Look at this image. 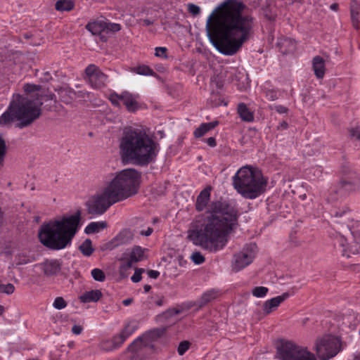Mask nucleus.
I'll list each match as a JSON object with an SVG mask.
<instances>
[{
	"label": "nucleus",
	"mask_w": 360,
	"mask_h": 360,
	"mask_svg": "<svg viewBox=\"0 0 360 360\" xmlns=\"http://www.w3.org/2000/svg\"><path fill=\"white\" fill-rule=\"evenodd\" d=\"M246 5L236 0H226L209 15L206 22L207 37L221 54L233 56L252 33L254 18L245 13Z\"/></svg>",
	"instance_id": "f257e3e1"
},
{
	"label": "nucleus",
	"mask_w": 360,
	"mask_h": 360,
	"mask_svg": "<svg viewBox=\"0 0 360 360\" xmlns=\"http://www.w3.org/2000/svg\"><path fill=\"white\" fill-rule=\"evenodd\" d=\"M238 220L237 211L226 201L212 202L205 214L191 224L188 239L194 245L215 252L223 249Z\"/></svg>",
	"instance_id": "f03ea898"
},
{
	"label": "nucleus",
	"mask_w": 360,
	"mask_h": 360,
	"mask_svg": "<svg viewBox=\"0 0 360 360\" xmlns=\"http://www.w3.org/2000/svg\"><path fill=\"white\" fill-rule=\"evenodd\" d=\"M41 86L33 84H25L23 86L27 96L19 94H13V98L6 111L0 117V124L6 125L13 121H16V127L23 129L32 125L41 115V105L43 101H50V105H46L47 110H51L56 102L53 94H39L32 98L29 94L38 92Z\"/></svg>",
	"instance_id": "7ed1b4c3"
},
{
	"label": "nucleus",
	"mask_w": 360,
	"mask_h": 360,
	"mask_svg": "<svg viewBox=\"0 0 360 360\" xmlns=\"http://www.w3.org/2000/svg\"><path fill=\"white\" fill-rule=\"evenodd\" d=\"M120 155L124 163L146 167L155 161L160 144L154 136L143 129H124L119 143Z\"/></svg>",
	"instance_id": "20e7f679"
},
{
	"label": "nucleus",
	"mask_w": 360,
	"mask_h": 360,
	"mask_svg": "<svg viewBox=\"0 0 360 360\" xmlns=\"http://www.w3.org/2000/svg\"><path fill=\"white\" fill-rule=\"evenodd\" d=\"M81 214L78 210L73 214L42 224L38 233L40 243L53 250L65 248L71 244L80 227Z\"/></svg>",
	"instance_id": "39448f33"
},
{
	"label": "nucleus",
	"mask_w": 360,
	"mask_h": 360,
	"mask_svg": "<svg viewBox=\"0 0 360 360\" xmlns=\"http://www.w3.org/2000/svg\"><path fill=\"white\" fill-rule=\"evenodd\" d=\"M233 186L243 198L255 199L265 192L267 181L260 171L245 166L233 176Z\"/></svg>",
	"instance_id": "423d86ee"
},
{
	"label": "nucleus",
	"mask_w": 360,
	"mask_h": 360,
	"mask_svg": "<svg viewBox=\"0 0 360 360\" xmlns=\"http://www.w3.org/2000/svg\"><path fill=\"white\" fill-rule=\"evenodd\" d=\"M141 174L135 169H126L116 174L105 188L117 202L137 193Z\"/></svg>",
	"instance_id": "0eeeda50"
},
{
	"label": "nucleus",
	"mask_w": 360,
	"mask_h": 360,
	"mask_svg": "<svg viewBox=\"0 0 360 360\" xmlns=\"http://www.w3.org/2000/svg\"><path fill=\"white\" fill-rule=\"evenodd\" d=\"M111 193L103 187L101 193L91 196L86 202V211L91 215H101L113 204L117 202Z\"/></svg>",
	"instance_id": "6e6552de"
},
{
	"label": "nucleus",
	"mask_w": 360,
	"mask_h": 360,
	"mask_svg": "<svg viewBox=\"0 0 360 360\" xmlns=\"http://www.w3.org/2000/svg\"><path fill=\"white\" fill-rule=\"evenodd\" d=\"M340 340L331 335H326L317 339L315 343L316 355L320 360H328L338 354L340 350Z\"/></svg>",
	"instance_id": "1a4fd4ad"
},
{
	"label": "nucleus",
	"mask_w": 360,
	"mask_h": 360,
	"mask_svg": "<svg viewBox=\"0 0 360 360\" xmlns=\"http://www.w3.org/2000/svg\"><path fill=\"white\" fill-rule=\"evenodd\" d=\"M257 246L255 243L246 245L233 255L232 269L235 271H240L250 264L255 257Z\"/></svg>",
	"instance_id": "9d476101"
},
{
	"label": "nucleus",
	"mask_w": 360,
	"mask_h": 360,
	"mask_svg": "<svg viewBox=\"0 0 360 360\" xmlns=\"http://www.w3.org/2000/svg\"><path fill=\"white\" fill-rule=\"evenodd\" d=\"M85 79L95 89H101L105 85L108 76L94 64L89 65L85 69Z\"/></svg>",
	"instance_id": "9b49d317"
},
{
	"label": "nucleus",
	"mask_w": 360,
	"mask_h": 360,
	"mask_svg": "<svg viewBox=\"0 0 360 360\" xmlns=\"http://www.w3.org/2000/svg\"><path fill=\"white\" fill-rule=\"evenodd\" d=\"M340 186L345 192L360 191V176L351 169L344 171Z\"/></svg>",
	"instance_id": "f8f14e48"
},
{
	"label": "nucleus",
	"mask_w": 360,
	"mask_h": 360,
	"mask_svg": "<svg viewBox=\"0 0 360 360\" xmlns=\"http://www.w3.org/2000/svg\"><path fill=\"white\" fill-rule=\"evenodd\" d=\"M335 246L339 249L343 257H350L352 255L360 254V240L348 243L345 236H340L336 238Z\"/></svg>",
	"instance_id": "ddd939ff"
},
{
	"label": "nucleus",
	"mask_w": 360,
	"mask_h": 360,
	"mask_svg": "<svg viewBox=\"0 0 360 360\" xmlns=\"http://www.w3.org/2000/svg\"><path fill=\"white\" fill-rule=\"evenodd\" d=\"M300 346L290 341H285L277 348V356L280 360H295Z\"/></svg>",
	"instance_id": "4468645a"
},
{
	"label": "nucleus",
	"mask_w": 360,
	"mask_h": 360,
	"mask_svg": "<svg viewBox=\"0 0 360 360\" xmlns=\"http://www.w3.org/2000/svg\"><path fill=\"white\" fill-rule=\"evenodd\" d=\"M167 331L166 327H160L150 330L142 335L143 338L146 341V344L149 346L150 352L154 350L153 342L160 338L162 337Z\"/></svg>",
	"instance_id": "2eb2a0df"
},
{
	"label": "nucleus",
	"mask_w": 360,
	"mask_h": 360,
	"mask_svg": "<svg viewBox=\"0 0 360 360\" xmlns=\"http://www.w3.org/2000/svg\"><path fill=\"white\" fill-rule=\"evenodd\" d=\"M289 295L288 292H284L281 295L266 300L263 304L264 313L269 314L271 312L276 310L280 304L289 297Z\"/></svg>",
	"instance_id": "dca6fc26"
},
{
	"label": "nucleus",
	"mask_w": 360,
	"mask_h": 360,
	"mask_svg": "<svg viewBox=\"0 0 360 360\" xmlns=\"http://www.w3.org/2000/svg\"><path fill=\"white\" fill-rule=\"evenodd\" d=\"M41 265L45 275L53 276L60 271L62 263L58 259H47Z\"/></svg>",
	"instance_id": "f3484780"
},
{
	"label": "nucleus",
	"mask_w": 360,
	"mask_h": 360,
	"mask_svg": "<svg viewBox=\"0 0 360 360\" xmlns=\"http://www.w3.org/2000/svg\"><path fill=\"white\" fill-rule=\"evenodd\" d=\"M210 188H204L198 195L195 202L197 211L201 212L207 207L210 198Z\"/></svg>",
	"instance_id": "a211bd4d"
},
{
	"label": "nucleus",
	"mask_w": 360,
	"mask_h": 360,
	"mask_svg": "<svg viewBox=\"0 0 360 360\" xmlns=\"http://www.w3.org/2000/svg\"><path fill=\"white\" fill-rule=\"evenodd\" d=\"M120 101L129 112H134L139 108L138 102L132 94L128 92L120 94Z\"/></svg>",
	"instance_id": "6ab92c4d"
},
{
	"label": "nucleus",
	"mask_w": 360,
	"mask_h": 360,
	"mask_svg": "<svg viewBox=\"0 0 360 360\" xmlns=\"http://www.w3.org/2000/svg\"><path fill=\"white\" fill-rule=\"evenodd\" d=\"M350 14L353 27L356 30H359L360 27V4L355 0L351 3Z\"/></svg>",
	"instance_id": "aec40b11"
},
{
	"label": "nucleus",
	"mask_w": 360,
	"mask_h": 360,
	"mask_svg": "<svg viewBox=\"0 0 360 360\" xmlns=\"http://www.w3.org/2000/svg\"><path fill=\"white\" fill-rule=\"evenodd\" d=\"M312 67L316 77L321 79L325 75V60L320 56L314 57L312 60Z\"/></svg>",
	"instance_id": "412c9836"
},
{
	"label": "nucleus",
	"mask_w": 360,
	"mask_h": 360,
	"mask_svg": "<svg viewBox=\"0 0 360 360\" xmlns=\"http://www.w3.org/2000/svg\"><path fill=\"white\" fill-rule=\"evenodd\" d=\"M134 331V329L130 328L129 325L126 326L122 332L114 336L112 340L114 343V348L117 349L122 345V344L129 337Z\"/></svg>",
	"instance_id": "4be33fe9"
},
{
	"label": "nucleus",
	"mask_w": 360,
	"mask_h": 360,
	"mask_svg": "<svg viewBox=\"0 0 360 360\" xmlns=\"http://www.w3.org/2000/svg\"><path fill=\"white\" fill-rule=\"evenodd\" d=\"M127 349L129 352L136 354L142 351H150L149 346H148L146 341H145V339L143 338L142 335L131 343Z\"/></svg>",
	"instance_id": "5701e85b"
},
{
	"label": "nucleus",
	"mask_w": 360,
	"mask_h": 360,
	"mask_svg": "<svg viewBox=\"0 0 360 360\" xmlns=\"http://www.w3.org/2000/svg\"><path fill=\"white\" fill-rule=\"evenodd\" d=\"M277 45L281 52L283 54L293 52L296 47L295 41L289 38L281 39L278 41Z\"/></svg>",
	"instance_id": "b1692460"
},
{
	"label": "nucleus",
	"mask_w": 360,
	"mask_h": 360,
	"mask_svg": "<svg viewBox=\"0 0 360 360\" xmlns=\"http://www.w3.org/2000/svg\"><path fill=\"white\" fill-rule=\"evenodd\" d=\"M102 297V292L99 290H91L85 292L79 296V300L83 303L98 302Z\"/></svg>",
	"instance_id": "393cba45"
},
{
	"label": "nucleus",
	"mask_w": 360,
	"mask_h": 360,
	"mask_svg": "<svg viewBox=\"0 0 360 360\" xmlns=\"http://www.w3.org/2000/svg\"><path fill=\"white\" fill-rule=\"evenodd\" d=\"M133 238V232L129 229H124L114 238V241L117 245H120L131 243Z\"/></svg>",
	"instance_id": "a878e982"
},
{
	"label": "nucleus",
	"mask_w": 360,
	"mask_h": 360,
	"mask_svg": "<svg viewBox=\"0 0 360 360\" xmlns=\"http://www.w3.org/2000/svg\"><path fill=\"white\" fill-rule=\"evenodd\" d=\"M238 114L242 120L248 122H252L254 120L253 112L247 107L244 103H240L238 105Z\"/></svg>",
	"instance_id": "bb28decb"
},
{
	"label": "nucleus",
	"mask_w": 360,
	"mask_h": 360,
	"mask_svg": "<svg viewBox=\"0 0 360 360\" xmlns=\"http://www.w3.org/2000/svg\"><path fill=\"white\" fill-rule=\"evenodd\" d=\"M217 121L202 123L193 132V135L195 138H200L205 135L207 132L214 129L218 125Z\"/></svg>",
	"instance_id": "cd10ccee"
},
{
	"label": "nucleus",
	"mask_w": 360,
	"mask_h": 360,
	"mask_svg": "<svg viewBox=\"0 0 360 360\" xmlns=\"http://www.w3.org/2000/svg\"><path fill=\"white\" fill-rule=\"evenodd\" d=\"M217 297V292L214 290H210L202 294L200 300L197 301L196 304L199 307H202L203 306L208 304L212 300H214Z\"/></svg>",
	"instance_id": "c85d7f7f"
},
{
	"label": "nucleus",
	"mask_w": 360,
	"mask_h": 360,
	"mask_svg": "<svg viewBox=\"0 0 360 360\" xmlns=\"http://www.w3.org/2000/svg\"><path fill=\"white\" fill-rule=\"evenodd\" d=\"M86 28L94 35H100L102 32H105L104 21H95L89 22L86 25Z\"/></svg>",
	"instance_id": "c756f323"
},
{
	"label": "nucleus",
	"mask_w": 360,
	"mask_h": 360,
	"mask_svg": "<svg viewBox=\"0 0 360 360\" xmlns=\"http://www.w3.org/2000/svg\"><path fill=\"white\" fill-rule=\"evenodd\" d=\"M107 227L106 221H94L89 223L85 228L84 232L86 234H92L99 232L101 229Z\"/></svg>",
	"instance_id": "7c9ffc66"
},
{
	"label": "nucleus",
	"mask_w": 360,
	"mask_h": 360,
	"mask_svg": "<svg viewBox=\"0 0 360 360\" xmlns=\"http://www.w3.org/2000/svg\"><path fill=\"white\" fill-rule=\"evenodd\" d=\"M58 94L61 101L65 103H71L75 96V93L68 88H60L58 89Z\"/></svg>",
	"instance_id": "2f4dec72"
},
{
	"label": "nucleus",
	"mask_w": 360,
	"mask_h": 360,
	"mask_svg": "<svg viewBox=\"0 0 360 360\" xmlns=\"http://www.w3.org/2000/svg\"><path fill=\"white\" fill-rule=\"evenodd\" d=\"M146 249H143L140 246H135L131 250L129 257L132 259V261L139 262L142 261L145 258L144 252Z\"/></svg>",
	"instance_id": "473e14b6"
},
{
	"label": "nucleus",
	"mask_w": 360,
	"mask_h": 360,
	"mask_svg": "<svg viewBox=\"0 0 360 360\" xmlns=\"http://www.w3.org/2000/svg\"><path fill=\"white\" fill-rule=\"evenodd\" d=\"M295 360H317L314 354L309 352L307 347H300Z\"/></svg>",
	"instance_id": "72a5a7b5"
},
{
	"label": "nucleus",
	"mask_w": 360,
	"mask_h": 360,
	"mask_svg": "<svg viewBox=\"0 0 360 360\" xmlns=\"http://www.w3.org/2000/svg\"><path fill=\"white\" fill-rule=\"evenodd\" d=\"M58 11H70L74 8V3L71 0H58L55 5Z\"/></svg>",
	"instance_id": "f704fd0d"
},
{
	"label": "nucleus",
	"mask_w": 360,
	"mask_h": 360,
	"mask_svg": "<svg viewBox=\"0 0 360 360\" xmlns=\"http://www.w3.org/2000/svg\"><path fill=\"white\" fill-rule=\"evenodd\" d=\"M79 250L85 256H90L93 252L92 243L90 239H86L79 247Z\"/></svg>",
	"instance_id": "c9c22d12"
},
{
	"label": "nucleus",
	"mask_w": 360,
	"mask_h": 360,
	"mask_svg": "<svg viewBox=\"0 0 360 360\" xmlns=\"http://www.w3.org/2000/svg\"><path fill=\"white\" fill-rule=\"evenodd\" d=\"M134 71L141 75H153L155 74L154 71L147 65H139L134 68Z\"/></svg>",
	"instance_id": "e433bc0d"
},
{
	"label": "nucleus",
	"mask_w": 360,
	"mask_h": 360,
	"mask_svg": "<svg viewBox=\"0 0 360 360\" xmlns=\"http://www.w3.org/2000/svg\"><path fill=\"white\" fill-rule=\"evenodd\" d=\"M269 291V289L266 287L264 286H257L253 288L252 290V293L253 296L256 297H264L266 296Z\"/></svg>",
	"instance_id": "4c0bfd02"
},
{
	"label": "nucleus",
	"mask_w": 360,
	"mask_h": 360,
	"mask_svg": "<svg viewBox=\"0 0 360 360\" xmlns=\"http://www.w3.org/2000/svg\"><path fill=\"white\" fill-rule=\"evenodd\" d=\"M105 32H117L121 30V25L118 23L104 22Z\"/></svg>",
	"instance_id": "58836bf2"
},
{
	"label": "nucleus",
	"mask_w": 360,
	"mask_h": 360,
	"mask_svg": "<svg viewBox=\"0 0 360 360\" xmlns=\"http://www.w3.org/2000/svg\"><path fill=\"white\" fill-rule=\"evenodd\" d=\"M91 276L94 280L97 281H104L105 279V275L104 272L100 269H94L91 271Z\"/></svg>",
	"instance_id": "ea45409f"
},
{
	"label": "nucleus",
	"mask_w": 360,
	"mask_h": 360,
	"mask_svg": "<svg viewBox=\"0 0 360 360\" xmlns=\"http://www.w3.org/2000/svg\"><path fill=\"white\" fill-rule=\"evenodd\" d=\"M15 290V287L12 283L3 284L0 281V293L11 295Z\"/></svg>",
	"instance_id": "a19ab883"
},
{
	"label": "nucleus",
	"mask_w": 360,
	"mask_h": 360,
	"mask_svg": "<svg viewBox=\"0 0 360 360\" xmlns=\"http://www.w3.org/2000/svg\"><path fill=\"white\" fill-rule=\"evenodd\" d=\"M53 306L55 309L60 310L66 307L67 302L63 299V297H57L53 303Z\"/></svg>",
	"instance_id": "79ce46f5"
},
{
	"label": "nucleus",
	"mask_w": 360,
	"mask_h": 360,
	"mask_svg": "<svg viewBox=\"0 0 360 360\" xmlns=\"http://www.w3.org/2000/svg\"><path fill=\"white\" fill-rule=\"evenodd\" d=\"M211 84L214 86L217 89H220L223 87L224 82L218 75H214L211 77Z\"/></svg>",
	"instance_id": "37998d69"
},
{
	"label": "nucleus",
	"mask_w": 360,
	"mask_h": 360,
	"mask_svg": "<svg viewBox=\"0 0 360 360\" xmlns=\"http://www.w3.org/2000/svg\"><path fill=\"white\" fill-rule=\"evenodd\" d=\"M191 258L195 264H201L205 262V257L200 252H194Z\"/></svg>",
	"instance_id": "c03bdc74"
},
{
	"label": "nucleus",
	"mask_w": 360,
	"mask_h": 360,
	"mask_svg": "<svg viewBox=\"0 0 360 360\" xmlns=\"http://www.w3.org/2000/svg\"><path fill=\"white\" fill-rule=\"evenodd\" d=\"M190 342L187 340L182 341L179 343L177 351L179 355H184L186 352L189 349Z\"/></svg>",
	"instance_id": "a18cd8bd"
},
{
	"label": "nucleus",
	"mask_w": 360,
	"mask_h": 360,
	"mask_svg": "<svg viewBox=\"0 0 360 360\" xmlns=\"http://www.w3.org/2000/svg\"><path fill=\"white\" fill-rule=\"evenodd\" d=\"M144 271H145L144 269L136 268L135 269V272H134V275L131 276V280L134 283L139 282L141 280V278H142L141 274Z\"/></svg>",
	"instance_id": "49530a36"
},
{
	"label": "nucleus",
	"mask_w": 360,
	"mask_h": 360,
	"mask_svg": "<svg viewBox=\"0 0 360 360\" xmlns=\"http://www.w3.org/2000/svg\"><path fill=\"white\" fill-rule=\"evenodd\" d=\"M6 152L5 141L0 136V165L3 162Z\"/></svg>",
	"instance_id": "de8ad7c7"
},
{
	"label": "nucleus",
	"mask_w": 360,
	"mask_h": 360,
	"mask_svg": "<svg viewBox=\"0 0 360 360\" xmlns=\"http://www.w3.org/2000/svg\"><path fill=\"white\" fill-rule=\"evenodd\" d=\"M136 263L135 262L132 261V259L129 257L128 258H124L122 259V269L127 270L128 269H130L132 267L133 264Z\"/></svg>",
	"instance_id": "09e8293b"
},
{
	"label": "nucleus",
	"mask_w": 360,
	"mask_h": 360,
	"mask_svg": "<svg viewBox=\"0 0 360 360\" xmlns=\"http://www.w3.org/2000/svg\"><path fill=\"white\" fill-rule=\"evenodd\" d=\"M101 347L103 348V349L106 350V351H111V350L115 349L114 348V343H113L112 339L107 340L102 342Z\"/></svg>",
	"instance_id": "8fccbe9b"
},
{
	"label": "nucleus",
	"mask_w": 360,
	"mask_h": 360,
	"mask_svg": "<svg viewBox=\"0 0 360 360\" xmlns=\"http://www.w3.org/2000/svg\"><path fill=\"white\" fill-rule=\"evenodd\" d=\"M349 131L351 138L360 140V127L351 128Z\"/></svg>",
	"instance_id": "3c124183"
},
{
	"label": "nucleus",
	"mask_w": 360,
	"mask_h": 360,
	"mask_svg": "<svg viewBox=\"0 0 360 360\" xmlns=\"http://www.w3.org/2000/svg\"><path fill=\"white\" fill-rule=\"evenodd\" d=\"M188 11L193 15H197L200 12V8L198 6H196L193 4H189L188 5Z\"/></svg>",
	"instance_id": "603ef678"
},
{
	"label": "nucleus",
	"mask_w": 360,
	"mask_h": 360,
	"mask_svg": "<svg viewBox=\"0 0 360 360\" xmlns=\"http://www.w3.org/2000/svg\"><path fill=\"white\" fill-rule=\"evenodd\" d=\"M110 101H111L112 104L115 106H120L121 104L120 101V95H118L117 94H112L110 96Z\"/></svg>",
	"instance_id": "864d4df0"
},
{
	"label": "nucleus",
	"mask_w": 360,
	"mask_h": 360,
	"mask_svg": "<svg viewBox=\"0 0 360 360\" xmlns=\"http://www.w3.org/2000/svg\"><path fill=\"white\" fill-rule=\"evenodd\" d=\"M266 97L269 101H274L278 98L277 93L272 89H269L265 91Z\"/></svg>",
	"instance_id": "5fc2aeb1"
},
{
	"label": "nucleus",
	"mask_w": 360,
	"mask_h": 360,
	"mask_svg": "<svg viewBox=\"0 0 360 360\" xmlns=\"http://www.w3.org/2000/svg\"><path fill=\"white\" fill-rule=\"evenodd\" d=\"M167 49L165 47H157L155 48V55L158 57L167 58Z\"/></svg>",
	"instance_id": "6e6d98bb"
},
{
	"label": "nucleus",
	"mask_w": 360,
	"mask_h": 360,
	"mask_svg": "<svg viewBox=\"0 0 360 360\" xmlns=\"http://www.w3.org/2000/svg\"><path fill=\"white\" fill-rule=\"evenodd\" d=\"M348 215H349V210L348 209H347V210H344L342 211L336 212L335 214V217L339 218V217H342L345 216V218L349 220V218L348 217Z\"/></svg>",
	"instance_id": "4d7b16f0"
},
{
	"label": "nucleus",
	"mask_w": 360,
	"mask_h": 360,
	"mask_svg": "<svg viewBox=\"0 0 360 360\" xmlns=\"http://www.w3.org/2000/svg\"><path fill=\"white\" fill-rule=\"evenodd\" d=\"M274 109L280 114L286 113L288 111V109L286 107L281 105H275Z\"/></svg>",
	"instance_id": "13d9d810"
},
{
	"label": "nucleus",
	"mask_w": 360,
	"mask_h": 360,
	"mask_svg": "<svg viewBox=\"0 0 360 360\" xmlns=\"http://www.w3.org/2000/svg\"><path fill=\"white\" fill-rule=\"evenodd\" d=\"M147 274L150 278L156 279L160 276V272L156 270H148Z\"/></svg>",
	"instance_id": "bf43d9fd"
},
{
	"label": "nucleus",
	"mask_w": 360,
	"mask_h": 360,
	"mask_svg": "<svg viewBox=\"0 0 360 360\" xmlns=\"http://www.w3.org/2000/svg\"><path fill=\"white\" fill-rule=\"evenodd\" d=\"M82 331V327L81 326L75 325L72 328V332L75 335H79Z\"/></svg>",
	"instance_id": "052dcab7"
},
{
	"label": "nucleus",
	"mask_w": 360,
	"mask_h": 360,
	"mask_svg": "<svg viewBox=\"0 0 360 360\" xmlns=\"http://www.w3.org/2000/svg\"><path fill=\"white\" fill-rule=\"evenodd\" d=\"M5 219V211L4 208L0 205V227L3 226Z\"/></svg>",
	"instance_id": "680f3d73"
},
{
	"label": "nucleus",
	"mask_w": 360,
	"mask_h": 360,
	"mask_svg": "<svg viewBox=\"0 0 360 360\" xmlns=\"http://www.w3.org/2000/svg\"><path fill=\"white\" fill-rule=\"evenodd\" d=\"M52 79L51 75L49 72H46L44 73L43 77L41 78V80L44 82H48Z\"/></svg>",
	"instance_id": "e2e57ef3"
},
{
	"label": "nucleus",
	"mask_w": 360,
	"mask_h": 360,
	"mask_svg": "<svg viewBox=\"0 0 360 360\" xmlns=\"http://www.w3.org/2000/svg\"><path fill=\"white\" fill-rule=\"evenodd\" d=\"M207 143L210 147H215L217 145L216 139L214 137H210L207 139Z\"/></svg>",
	"instance_id": "0e129e2a"
},
{
	"label": "nucleus",
	"mask_w": 360,
	"mask_h": 360,
	"mask_svg": "<svg viewBox=\"0 0 360 360\" xmlns=\"http://www.w3.org/2000/svg\"><path fill=\"white\" fill-rule=\"evenodd\" d=\"M153 231V228L148 227L146 231H141L140 232V234L141 236H149L152 234Z\"/></svg>",
	"instance_id": "69168bd1"
},
{
	"label": "nucleus",
	"mask_w": 360,
	"mask_h": 360,
	"mask_svg": "<svg viewBox=\"0 0 360 360\" xmlns=\"http://www.w3.org/2000/svg\"><path fill=\"white\" fill-rule=\"evenodd\" d=\"M30 259H27L25 257H20L19 259V261L18 262V264H27L28 262H30Z\"/></svg>",
	"instance_id": "338daca9"
},
{
	"label": "nucleus",
	"mask_w": 360,
	"mask_h": 360,
	"mask_svg": "<svg viewBox=\"0 0 360 360\" xmlns=\"http://www.w3.org/2000/svg\"><path fill=\"white\" fill-rule=\"evenodd\" d=\"M154 20H150V19H143V24L144 25L146 26H149V25H151L154 23Z\"/></svg>",
	"instance_id": "774afa93"
}]
</instances>
